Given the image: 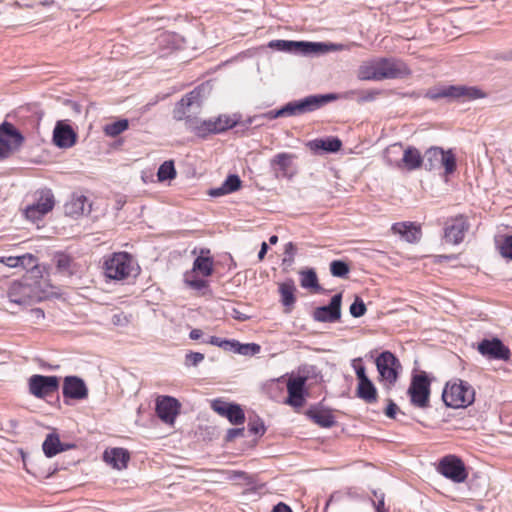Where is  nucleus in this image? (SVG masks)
Segmentation results:
<instances>
[{
  "instance_id": "4be33fe9",
  "label": "nucleus",
  "mask_w": 512,
  "mask_h": 512,
  "mask_svg": "<svg viewBox=\"0 0 512 512\" xmlns=\"http://www.w3.org/2000/svg\"><path fill=\"white\" fill-rule=\"evenodd\" d=\"M62 393L67 399H85L88 389L83 379L78 376H66L63 380Z\"/></svg>"
},
{
  "instance_id": "bb28decb",
  "label": "nucleus",
  "mask_w": 512,
  "mask_h": 512,
  "mask_svg": "<svg viewBox=\"0 0 512 512\" xmlns=\"http://www.w3.org/2000/svg\"><path fill=\"white\" fill-rule=\"evenodd\" d=\"M393 233L399 234L409 243L417 242L421 237V230L412 222H397L391 227Z\"/></svg>"
},
{
  "instance_id": "1a4fd4ad",
  "label": "nucleus",
  "mask_w": 512,
  "mask_h": 512,
  "mask_svg": "<svg viewBox=\"0 0 512 512\" xmlns=\"http://www.w3.org/2000/svg\"><path fill=\"white\" fill-rule=\"evenodd\" d=\"M55 205V199L50 189L41 190L36 202L28 205L24 210L25 217L33 222L41 220Z\"/></svg>"
},
{
  "instance_id": "f8f14e48",
  "label": "nucleus",
  "mask_w": 512,
  "mask_h": 512,
  "mask_svg": "<svg viewBox=\"0 0 512 512\" xmlns=\"http://www.w3.org/2000/svg\"><path fill=\"white\" fill-rule=\"evenodd\" d=\"M24 140L22 133L12 123L4 121L0 124V144L8 156L17 151Z\"/></svg>"
},
{
  "instance_id": "c03bdc74",
  "label": "nucleus",
  "mask_w": 512,
  "mask_h": 512,
  "mask_svg": "<svg viewBox=\"0 0 512 512\" xmlns=\"http://www.w3.org/2000/svg\"><path fill=\"white\" fill-rule=\"evenodd\" d=\"M498 249L502 257L512 260V234L503 237Z\"/></svg>"
},
{
  "instance_id": "4468645a",
  "label": "nucleus",
  "mask_w": 512,
  "mask_h": 512,
  "mask_svg": "<svg viewBox=\"0 0 512 512\" xmlns=\"http://www.w3.org/2000/svg\"><path fill=\"white\" fill-rule=\"evenodd\" d=\"M296 158L295 154L287 152L278 153L271 158L270 168L274 172L276 178H293L297 172L294 164Z\"/></svg>"
},
{
  "instance_id": "a211bd4d",
  "label": "nucleus",
  "mask_w": 512,
  "mask_h": 512,
  "mask_svg": "<svg viewBox=\"0 0 512 512\" xmlns=\"http://www.w3.org/2000/svg\"><path fill=\"white\" fill-rule=\"evenodd\" d=\"M180 408V402L172 396H158L156 399V414L166 424H174Z\"/></svg>"
},
{
  "instance_id": "a18cd8bd",
  "label": "nucleus",
  "mask_w": 512,
  "mask_h": 512,
  "mask_svg": "<svg viewBox=\"0 0 512 512\" xmlns=\"http://www.w3.org/2000/svg\"><path fill=\"white\" fill-rule=\"evenodd\" d=\"M349 311L354 318H359L366 313L367 308L364 301L356 296L354 302L350 305Z\"/></svg>"
},
{
  "instance_id": "dca6fc26",
  "label": "nucleus",
  "mask_w": 512,
  "mask_h": 512,
  "mask_svg": "<svg viewBox=\"0 0 512 512\" xmlns=\"http://www.w3.org/2000/svg\"><path fill=\"white\" fill-rule=\"evenodd\" d=\"M342 293L335 294L328 305L314 309L313 319L322 323H335L341 318Z\"/></svg>"
},
{
  "instance_id": "5701e85b",
  "label": "nucleus",
  "mask_w": 512,
  "mask_h": 512,
  "mask_svg": "<svg viewBox=\"0 0 512 512\" xmlns=\"http://www.w3.org/2000/svg\"><path fill=\"white\" fill-rule=\"evenodd\" d=\"M77 134L73 128L62 121H58L53 131V143L62 149H67L75 145Z\"/></svg>"
},
{
  "instance_id": "ddd939ff",
  "label": "nucleus",
  "mask_w": 512,
  "mask_h": 512,
  "mask_svg": "<svg viewBox=\"0 0 512 512\" xmlns=\"http://www.w3.org/2000/svg\"><path fill=\"white\" fill-rule=\"evenodd\" d=\"M470 225L468 219L464 215H457L449 218L445 223L444 239L447 243L453 245L460 244L465 237Z\"/></svg>"
},
{
  "instance_id": "b1692460",
  "label": "nucleus",
  "mask_w": 512,
  "mask_h": 512,
  "mask_svg": "<svg viewBox=\"0 0 512 512\" xmlns=\"http://www.w3.org/2000/svg\"><path fill=\"white\" fill-rule=\"evenodd\" d=\"M350 94H354L353 91L347 92L344 95H340L337 93H328V94H315L309 95L303 99H301L304 108L307 113L316 111L326 104L336 101L341 98H347Z\"/></svg>"
},
{
  "instance_id": "de8ad7c7",
  "label": "nucleus",
  "mask_w": 512,
  "mask_h": 512,
  "mask_svg": "<svg viewBox=\"0 0 512 512\" xmlns=\"http://www.w3.org/2000/svg\"><path fill=\"white\" fill-rule=\"evenodd\" d=\"M56 267L60 271H67L72 263V258L64 253H59L55 256Z\"/></svg>"
},
{
  "instance_id": "c9c22d12",
  "label": "nucleus",
  "mask_w": 512,
  "mask_h": 512,
  "mask_svg": "<svg viewBox=\"0 0 512 512\" xmlns=\"http://www.w3.org/2000/svg\"><path fill=\"white\" fill-rule=\"evenodd\" d=\"M214 262L211 257L198 256L193 262L192 274L194 272L200 273L202 276L207 277L213 273Z\"/></svg>"
},
{
  "instance_id": "8fccbe9b",
  "label": "nucleus",
  "mask_w": 512,
  "mask_h": 512,
  "mask_svg": "<svg viewBox=\"0 0 512 512\" xmlns=\"http://www.w3.org/2000/svg\"><path fill=\"white\" fill-rule=\"evenodd\" d=\"M248 430L252 434H260L263 435L265 433V426L261 419L257 418L256 420H250L248 423Z\"/></svg>"
},
{
  "instance_id": "f3484780",
  "label": "nucleus",
  "mask_w": 512,
  "mask_h": 512,
  "mask_svg": "<svg viewBox=\"0 0 512 512\" xmlns=\"http://www.w3.org/2000/svg\"><path fill=\"white\" fill-rule=\"evenodd\" d=\"M237 125V120L226 116L220 115L215 119L202 120L199 127H196V135L205 138L210 134H218L233 128Z\"/></svg>"
},
{
  "instance_id": "6e6d98bb",
  "label": "nucleus",
  "mask_w": 512,
  "mask_h": 512,
  "mask_svg": "<svg viewBox=\"0 0 512 512\" xmlns=\"http://www.w3.org/2000/svg\"><path fill=\"white\" fill-rule=\"evenodd\" d=\"M384 500H385L384 493H380L379 494V499L372 501L373 506H374L376 512H388V510L385 508Z\"/></svg>"
},
{
  "instance_id": "f257e3e1",
  "label": "nucleus",
  "mask_w": 512,
  "mask_h": 512,
  "mask_svg": "<svg viewBox=\"0 0 512 512\" xmlns=\"http://www.w3.org/2000/svg\"><path fill=\"white\" fill-rule=\"evenodd\" d=\"M268 46L279 51L301 55L322 54L338 49L336 44L290 40H272Z\"/></svg>"
},
{
  "instance_id": "5fc2aeb1",
  "label": "nucleus",
  "mask_w": 512,
  "mask_h": 512,
  "mask_svg": "<svg viewBox=\"0 0 512 512\" xmlns=\"http://www.w3.org/2000/svg\"><path fill=\"white\" fill-rule=\"evenodd\" d=\"M244 434V428H230L227 430L225 440L227 442L233 441L235 438L239 436H243Z\"/></svg>"
},
{
  "instance_id": "052dcab7",
  "label": "nucleus",
  "mask_w": 512,
  "mask_h": 512,
  "mask_svg": "<svg viewBox=\"0 0 512 512\" xmlns=\"http://www.w3.org/2000/svg\"><path fill=\"white\" fill-rule=\"evenodd\" d=\"M231 316L238 320V321H246L249 319V316L240 312L239 310H237L236 308H233L232 309V312H231Z\"/></svg>"
},
{
  "instance_id": "3c124183",
  "label": "nucleus",
  "mask_w": 512,
  "mask_h": 512,
  "mask_svg": "<svg viewBox=\"0 0 512 512\" xmlns=\"http://www.w3.org/2000/svg\"><path fill=\"white\" fill-rule=\"evenodd\" d=\"M206 343L214 345V346H218L226 351H230L232 340L221 339L217 336H211L209 338V340L206 341Z\"/></svg>"
},
{
  "instance_id": "69168bd1",
  "label": "nucleus",
  "mask_w": 512,
  "mask_h": 512,
  "mask_svg": "<svg viewBox=\"0 0 512 512\" xmlns=\"http://www.w3.org/2000/svg\"><path fill=\"white\" fill-rule=\"evenodd\" d=\"M202 335H203L202 330L197 329V328L192 329V330L190 331V333H189V337H190V339H192V340H198V339H200V338L202 337Z\"/></svg>"
},
{
  "instance_id": "338daca9",
  "label": "nucleus",
  "mask_w": 512,
  "mask_h": 512,
  "mask_svg": "<svg viewBox=\"0 0 512 512\" xmlns=\"http://www.w3.org/2000/svg\"><path fill=\"white\" fill-rule=\"evenodd\" d=\"M267 251H268V245H267V243H266V242H263V243L261 244V248H260V251H259V253H258V259H259L260 261L264 259V257H265V255H266Z\"/></svg>"
},
{
  "instance_id": "9b49d317",
  "label": "nucleus",
  "mask_w": 512,
  "mask_h": 512,
  "mask_svg": "<svg viewBox=\"0 0 512 512\" xmlns=\"http://www.w3.org/2000/svg\"><path fill=\"white\" fill-rule=\"evenodd\" d=\"M438 471L455 483H462L468 477L463 461L454 455L442 458L439 462Z\"/></svg>"
},
{
  "instance_id": "20e7f679",
  "label": "nucleus",
  "mask_w": 512,
  "mask_h": 512,
  "mask_svg": "<svg viewBox=\"0 0 512 512\" xmlns=\"http://www.w3.org/2000/svg\"><path fill=\"white\" fill-rule=\"evenodd\" d=\"M431 380L425 371L413 375L408 394L411 404L420 409L429 407Z\"/></svg>"
},
{
  "instance_id": "423d86ee",
  "label": "nucleus",
  "mask_w": 512,
  "mask_h": 512,
  "mask_svg": "<svg viewBox=\"0 0 512 512\" xmlns=\"http://www.w3.org/2000/svg\"><path fill=\"white\" fill-rule=\"evenodd\" d=\"M423 164L426 170H433L443 166L446 174L456 170V158L451 150L444 151L440 147H430L423 155Z\"/></svg>"
},
{
  "instance_id": "4d7b16f0",
  "label": "nucleus",
  "mask_w": 512,
  "mask_h": 512,
  "mask_svg": "<svg viewBox=\"0 0 512 512\" xmlns=\"http://www.w3.org/2000/svg\"><path fill=\"white\" fill-rule=\"evenodd\" d=\"M355 373L358 379V382H363L369 380V377L366 375V369L363 365L355 366Z\"/></svg>"
},
{
  "instance_id": "79ce46f5",
  "label": "nucleus",
  "mask_w": 512,
  "mask_h": 512,
  "mask_svg": "<svg viewBox=\"0 0 512 512\" xmlns=\"http://www.w3.org/2000/svg\"><path fill=\"white\" fill-rule=\"evenodd\" d=\"M185 283L194 290H203L208 288L209 283L205 279L195 278L192 272L185 273Z\"/></svg>"
},
{
  "instance_id": "a19ab883",
  "label": "nucleus",
  "mask_w": 512,
  "mask_h": 512,
  "mask_svg": "<svg viewBox=\"0 0 512 512\" xmlns=\"http://www.w3.org/2000/svg\"><path fill=\"white\" fill-rule=\"evenodd\" d=\"M26 259H32V255L27 254L22 256L0 257V263L10 268H16L19 266L24 267Z\"/></svg>"
},
{
  "instance_id": "680f3d73",
  "label": "nucleus",
  "mask_w": 512,
  "mask_h": 512,
  "mask_svg": "<svg viewBox=\"0 0 512 512\" xmlns=\"http://www.w3.org/2000/svg\"><path fill=\"white\" fill-rule=\"evenodd\" d=\"M272 512H293L292 509L285 503L279 502L273 507Z\"/></svg>"
},
{
  "instance_id": "774afa93",
  "label": "nucleus",
  "mask_w": 512,
  "mask_h": 512,
  "mask_svg": "<svg viewBox=\"0 0 512 512\" xmlns=\"http://www.w3.org/2000/svg\"><path fill=\"white\" fill-rule=\"evenodd\" d=\"M295 103H296V108H297L296 110H297L298 116L307 113L301 99L295 100Z\"/></svg>"
},
{
  "instance_id": "9d476101",
  "label": "nucleus",
  "mask_w": 512,
  "mask_h": 512,
  "mask_svg": "<svg viewBox=\"0 0 512 512\" xmlns=\"http://www.w3.org/2000/svg\"><path fill=\"white\" fill-rule=\"evenodd\" d=\"M29 392L37 398H45L58 391L60 382L57 376L32 375L28 380Z\"/></svg>"
},
{
  "instance_id": "0e129e2a",
  "label": "nucleus",
  "mask_w": 512,
  "mask_h": 512,
  "mask_svg": "<svg viewBox=\"0 0 512 512\" xmlns=\"http://www.w3.org/2000/svg\"><path fill=\"white\" fill-rule=\"evenodd\" d=\"M402 149L401 144H394L386 150V158L389 160V155L392 153L398 154Z\"/></svg>"
},
{
  "instance_id": "412c9836",
  "label": "nucleus",
  "mask_w": 512,
  "mask_h": 512,
  "mask_svg": "<svg viewBox=\"0 0 512 512\" xmlns=\"http://www.w3.org/2000/svg\"><path fill=\"white\" fill-rule=\"evenodd\" d=\"M478 351L489 359L508 360L510 357L509 348L498 338L484 339L479 343Z\"/></svg>"
},
{
  "instance_id": "473e14b6",
  "label": "nucleus",
  "mask_w": 512,
  "mask_h": 512,
  "mask_svg": "<svg viewBox=\"0 0 512 512\" xmlns=\"http://www.w3.org/2000/svg\"><path fill=\"white\" fill-rule=\"evenodd\" d=\"M42 450L46 457L52 458L60 452H63L62 442L57 433H50L46 436Z\"/></svg>"
},
{
  "instance_id": "e2e57ef3",
  "label": "nucleus",
  "mask_w": 512,
  "mask_h": 512,
  "mask_svg": "<svg viewBox=\"0 0 512 512\" xmlns=\"http://www.w3.org/2000/svg\"><path fill=\"white\" fill-rule=\"evenodd\" d=\"M31 316L36 321L42 320L45 317L44 311L41 308H34L30 311Z\"/></svg>"
},
{
  "instance_id": "6ab92c4d",
  "label": "nucleus",
  "mask_w": 512,
  "mask_h": 512,
  "mask_svg": "<svg viewBox=\"0 0 512 512\" xmlns=\"http://www.w3.org/2000/svg\"><path fill=\"white\" fill-rule=\"evenodd\" d=\"M211 408L220 416L226 417L233 425H240L245 422L244 411L238 404L215 399L211 403Z\"/></svg>"
},
{
  "instance_id": "72a5a7b5",
  "label": "nucleus",
  "mask_w": 512,
  "mask_h": 512,
  "mask_svg": "<svg viewBox=\"0 0 512 512\" xmlns=\"http://www.w3.org/2000/svg\"><path fill=\"white\" fill-rule=\"evenodd\" d=\"M295 291L296 287L292 280L284 282L279 286L281 302L287 308V311H290L291 307L295 304Z\"/></svg>"
},
{
  "instance_id": "f704fd0d",
  "label": "nucleus",
  "mask_w": 512,
  "mask_h": 512,
  "mask_svg": "<svg viewBox=\"0 0 512 512\" xmlns=\"http://www.w3.org/2000/svg\"><path fill=\"white\" fill-rule=\"evenodd\" d=\"M378 71V61H369L360 65L358 69V78L360 80H375L380 81V75Z\"/></svg>"
},
{
  "instance_id": "58836bf2",
  "label": "nucleus",
  "mask_w": 512,
  "mask_h": 512,
  "mask_svg": "<svg viewBox=\"0 0 512 512\" xmlns=\"http://www.w3.org/2000/svg\"><path fill=\"white\" fill-rule=\"evenodd\" d=\"M129 126L127 119H121L106 125L104 131L108 136L116 137L125 131Z\"/></svg>"
},
{
  "instance_id": "7c9ffc66",
  "label": "nucleus",
  "mask_w": 512,
  "mask_h": 512,
  "mask_svg": "<svg viewBox=\"0 0 512 512\" xmlns=\"http://www.w3.org/2000/svg\"><path fill=\"white\" fill-rule=\"evenodd\" d=\"M401 161L408 170H416L422 166L423 156L417 148L410 146L404 150Z\"/></svg>"
},
{
  "instance_id": "864d4df0",
  "label": "nucleus",
  "mask_w": 512,
  "mask_h": 512,
  "mask_svg": "<svg viewBox=\"0 0 512 512\" xmlns=\"http://www.w3.org/2000/svg\"><path fill=\"white\" fill-rule=\"evenodd\" d=\"M296 109L295 101L288 102L279 109V115H284V117L298 116Z\"/></svg>"
},
{
  "instance_id": "e433bc0d",
  "label": "nucleus",
  "mask_w": 512,
  "mask_h": 512,
  "mask_svg": "<svg viewBox=\"0 0 512 512\" xmlns=\"http://www.w3.org/2000/svg\"><path fill=\"white\" fill-rule=\"evenodd\" d=\"M261 347L259 344L256 343H247V344H241L237 340H232L231 343V350L235 353H238L240 355L244 356H253L260 352Z\"/></svg>"
},
{
  "instance_id": "c85d7f7f",
  "label": "nucleus",
  "mask_w": 512,
  "mask_h": 512,
  "mask_svg": "<svg viewBox=\"0 0 512 512\" xmlns=\"http://www.w3.org/2000/svg\"><path fill=\"white\" fill-rule=\"evenodd\" d=\"M306 415L322 428H330L336 424V420L331 411L312 408L307 410Z\"/></svg>"
},
{
  "instance_id": "4c0bfd02",
  "label": "nucleus",
  "mask_w": 512,
  "mask_h": 512,
  "mask_svg": "<svg viewBox=\"0 0 512 512\" xmlns=\"http://www.w3.org/2000/svg\"><path fill=\"white\" fill-rule=\"evenodd\" d=\"M157 177L160 182L172 180L176 177V170L172 160L165 161L158 169Z\"/></svg>"
},
{
  "instance_id": "09e8293b",
  "label": "nucleus",
  "mask_w": 512,
  "mask_h": 512,
  "mask_svg": "<svg viewBox=\"0 0 512 512\" xmlns=\"http://www.w3.org/2000/svg\"><path fill=\"white\" fill-rule=\"evenodd\" d=\"M203 360H204V354H202L200 352L190 351L185 356V365L186 366H197Z\"/></svg>"
},
{
  "instance_id": "13d9d810",
  "label": "nucleus",
  "mask_w": 512,
  "mask_h": 512,
  "mask_svg": "<svg viewBox=\"0 0 512 512\" xmlns=\"http://www.w3.org/2000/svg\"><path fill=\"white\" fill-rule=\"evenodd\" d=\"M397 410H398L397 405L392 400H389V403H388V405H387V407L385 409V415L388 418L394 419L395 416H396Z\"/></svg>"
},
{
  "instance_id": "7ed1b4c3",
  "label": "nucleus",
  "mask_w": 512,
  "mask_h": 512,
  "mask_svg": "<svg viewBox=\"0 0 512 512\" xmlns=\"http://www.w3.org/2000/svg\"><path fill=\"white\" fill-rule=\"evenodd\" d=\"M197 103V94L190 92L186 94L177 104L173 111L174 119L178 121H185V126L188 130L196 134V127H199L202 120L193 114L199 109Z\"/></svg>"
},
{
  "instance_id": "a878e982",
  "label": "nucleus",
  "mask_w": 512,
  "mask_h": 512,
  "mask_svg": "<svg viewBox=\"0 0 512 512\" xmlns=\"http://www.w3.org/2000/svg\"><path fill=\"white\" fill-rule=\"evenodd\" d=\"M103 459L113 468L122 470L127 467L128 461L130 460V454L124 448H111L109 450H105Z\"/></svg>"
},
{
  "instance_id": "39448f33",
  "label": "nucleus",
  "mask_w": 512,
  "mask_h": 512,
  "mask_svg": "<svg viewBox=\"0 0 512 512\" xmlns=\"http://www.w3.org/2000/svg\"><path fill=\"white\" fill-rule=\"evenodd\" d=\"M105 275L113 280H124L133 271V259L127 252L114 253L104 262Z\"/></svg>"
},
{
  "instance_id": "6e6552de",
  "label": "nucleus",
  "mask_w": 512,
  "mask_h": 512,
  "mask_svg": "<svg viewBox=\"0 0 512 512\" xmlns=\"http://www.w3.org/2000/svg\"><path fill=\"white\" fill-rule=\"evenodd\" d=\"M376 367L380 378L389 385L397 382L399 370L402 368L400 361L390 351H384L376 358Z\"/></svg>"
},
{
  "instance_id": "37998d69",
  "label": "nucleus",
  "mask_w": 512,
  "mask_h": 512,
  "mask_svg": "<svg viewBox=\"0 0 512 512\" xmlns=\"http://www.w3.org/2000/svg\"><path fill=\"white\" fill-rule=\"evenodd\" d=\"M301 286L304 288H319L318 278L313 270L302 272Z\"/></svg>"
},
{
  "instance_id": "0eeeda50",
  "label": "nucleus",
  "mask_w": 512,
  "mask_h": 512,
  "mask_svg": "<svg viewBox=\"0 0 512 512\" xmlns=\"http://www.w3.org/2000/svg\"><path fill=\"white\" fill-rule=\"evenodd\" d=\"M37 295L35 283L29 279L13 281L7 291V297L11 303L28 305Z\"/></svg>"
},
{
  "instance_id": "c756f323",
  "label": "nucleus",
  "mask_w": 512,
  "mask_h": 512,
  "mask_svg": "<svg viewBox=\"0 0 512 512\" xmlns=\"http://www.w3.org/2000/svg\"><path fill=\"white\" fill-rule=\"evenodd\" d=\"M88 199L84 195H74L65 205V211L68 215L79 216L91 211V205L86 208Z\"/></svg>"
},
{
  "instance_id": "bf43d9fd",
  "label": "nucleus",
  "mask_w": 512,
  "mask_h": 512,
  "mask_svg": "<svg viewBox=\"0 0 512 512\" xmlns=\"http://www.w3.org/2000/svg\"><path fill=\"white\" fill-rule=\"evenodd\" d=\"M226 194H230V193H229V191H226L223 183L220 187L210 189V191H209V195L212 197H219V196H223Z\"/></svg>"
},
{
  "instance_id": "ea45409f",
  "label": "nucleus",
  "mask_w": 512,
  "mask_h": 512,
  "mask_svg": "<svg viewBox=\"0 0 512 512\" xmlns=\"http://www.w3.org/2000/svg\"><path fill=\"white\" fill-rule=\"evenodd\" d=\"M350 271L348 263L343 260H334L330 263V272L334 277L344 278Z\"/></svg>"
},
{
  "instance_id": "f03ea898",
  "label": "nucleus",
  "mask_w": 512,
  "mask_h": 512,
  "mask_svg": "<svg viewBox=\"0 0 512 512\" xmlns=\"http://www.w3.org/2000/svg\"><path fill=\"white\" fill-rule=\"evenodd\" d=\"M475 399L473 387L465 381L447 383L443 393L442 400L447 407L464 408L472 404Z\"/></svg>"
},
{
  "instance_id": "49530a36",
  "label": "nucleus",
  "mask_w": 512,
  "mask_h": 512,
  "mask_svg": "<svg viewBox=\"0 0 512 512\" xmlns=\"http://www.w3.org/2000/svg\"><path fill=\"white\" fill-rule=\"evenodd\" d=\"M223 184L226 191H229V193H233L240 189L242 181L238 175L230 174L223 182Z\"/></svg>"
},
{
  "instance_id": "603ef678",
  "label": "nucleus",
  "mask_w": 512,
  "mask_h": 512,
  "mask_svg": "<svg viewBox=\"0 0 512 512\" xmlns=\"http://www.w3.org/2000/svg\"><path fill=\"white\" fill-rule=\"evenodd\" d=\"M296 250H297L296 246L292 242H289L285 245V249H284L285 258L283 259L284 264L288 263L289 265H291L294 262V256L296 254Z\"/></svg>"
},
{
  "instance_id": "2f4dec72",
  "label": "nucleus",
  "mask_w": 512,
  "mask_h": 512,
  "mask_svg": "<svg viewBox=\"0 0 512 512\" xmlns=\"http://www.w3.org/2000/svg\"><path fill=\"white\" fill-rule=\"evenodd\" d=\"M356 395L366 403H375L378 398L377 389L369 379L367 381L358 382Z\"/></svg>"
},
{
  "instance_id": "cd10ccee",
  "label": "nucleus",
  "mask_w": 512,
  "mask_h": 512,
  "mask_svg": "<svg viewBox=\"0 0 512 512\" xmlns=\"http://www.w3.org/2000/svg\"><path fill=\"white\" fill-rule=\"evenodd\" d=\"M307 146L310 148L311 151L315 153L319 151L334 153L341 149L342 142L337 137H327L325 139H315L309 141Z\"/></svg>"
},
{
  "instance_id": "aec40b11",
  "label": "nucleus",
  "mask_w": 512,
  "mask_h": 512,
  "mask_svg": "<svg viewBox=\"0 0 512 512\" xmlns=\"http://www.w3.org/2000/svg\"><path fill=\"white\" fill-rule=\"evenodd\" d=\"M305 384L306 377L297 376L290 378L287 382L288 397L285 403L294 408L302 407L305 403Z\"/></svg>"
},
{
  "instance_id": "2eb2a0df",
  "label": "nucleus",
  "mask_w": 512,
  "mask_h": 512,
  "mask_svg": "<svg viewBox=\"0 0 512 512\" xmlns=\"http://www.w3.org/2000/svg\"><path fill=\"white\" fill-rule=\"evenodd\" d=\"M377 61L381 80L403 78L411 73L406 63L400 59L380 58Z\"/></svg>"
},
{
  "instance_id": "393cba45",
  "label": "nucleus",
  "mask_w": 512,
  "mask_h": 512,
  "mask_svg": "<svg viewBox=\"0 0 512 512\" xmlns=\"http://www.w3.org/2000/svg\"><path fill=\"white\" fill-rule=\"evenodd\" d=\"M485 94L476 87H468V86H449L441 90L440 93L433 96V98L437 97H450V98H464L468 100H474L484 97Z\"/></svg>"
}]
</instances>
